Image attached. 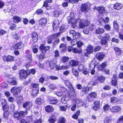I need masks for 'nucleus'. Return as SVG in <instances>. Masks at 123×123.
<instances>
[{"mask_svg":"<svg viewBox=\"0 0 123 123\" xmlns=\"http://www.w3.org/2000/svg\"><path fill=\"white\" fill-rule=\"evenodd\" d=\"M110 108V106L107 104L105 105L103 107V109L105 111H107Z\"/></svg>","mask_w":123,"mask_h":123,"instance_id":"49530a36","label":"nucleus"},{"mask_svg":"<svg viewBox=\"0 0 123 123\" xmlns=\"http://www.w3.org/2000/svg\"><path fill=\"white\" fill-rule=\"evenodd\" d=\"M88 4L86 3L82 4L81 7V10L82 12H86L88 11Z\"/></svg>","mask_w":123,"mask_h":123,"instance_id":"1a4fd4ad","label":"nucleus"},{"mask_svg":"<svg viewBox=\"0 0 123 123\" xmlns=\"http://www.w3.org/2000/svg\"><path fill=\"white\" fill-rule=\"evenodd\" d=\"M4 60L5 61L11 62L14 60L13 57L10 55H8L7 57L5 56L4 57Z\"/></svg>","mask_w":123,"mask_h":123,"instance_id":"a211bd4d","label":"nucleus"},{"mask_svg":"<svg viewBox=\"0 0 123 123\" xmlns=\"http://www.w3.org/2000/svg\"><path fill=\"white\" fill-rule=\"evenodd\" d=\"M43 6L46 7L47 10H49L51 8V6L48 5V3L46 1H45L44 2Z\"/></svg>","mask_w":123,"mask_h":123,"instance_id":"a19ab883","label":"nucleus"},{"mask_svg":"<svg viewBox=\"0 0 123 123\" xmlns=\"http://www.w3.org/2000/svg\"><path fill=\"white\" fill-rule=\"evenodd\" d=\"M13 21L16 23H18L21 20L20 18L17 16H14L13 17Z\"/></svg>","mask_w":123,"mask_h":123,"instance_id":"a878e982","label":"nucleus"},{"mask_svg":"<svg viewBox=\"0 0 123 123\" xmlns=\"http://www.w3.org/2000/svg\"><path fill=\"white\" fill-rule=\"evenodd\" d=\"M122 5L121 4L118 3H117L114 4V7L115 9L118 10H120L122 7Z\"/></svg>","mask_w":123,"mask_h":123,"instance_id":"393cba45","label":"nucleus"},{"mask_svg":"<svg viewBox=\"0 0 123 123\" xmlns=\"http://www.w3.org/2000/svg\"><path fill=\"white\" fill-rule=\"evenodd\" d=\"M67 106L65 105L64 106H61L59 107L60 110L61 111H65L66 110Z\"/></svg>","mask_w":123,"mask_h":123,"instance_id":"09e8293b","label":"nucleus"},{"mask_svg":"<svg viewBox=\"0 0 123 123\" xmlns=\"http://www.w3.org/2000/svg\"><path fill=\"white\" fill-rule=\"evenodd\" d=\"M57 102L56 99H55L54 98H52V99L49 100V102L51 104H55Z\"/></svg>","mask_w":123,"mask_h":123,"instance_id":"c9c22d12","label":"nucleus"},{"mask_svg":"<svg viewBox=\"0 0 123 123\" xmlns=\"http://www.w3.org/2000/svg\"><path fill=\"white\" fill-rule=\"evenodd\" d=\"M9 84L12 85H16L17 84L16 79L15 78H9Z\"/></svg>","mask_w":123,"mask_h":123,"instance_id":"dca6fc26","label":"nucleus"},{"mask_svg":"<svg viewBox=\"0 0 123 123\" xmlns=\"http://www.w3.org/2000/svg\"><path fill=\"white\" fill-rule=\"evenodd\" d=\"M56 59L55 58L52 60L50 61L49 67L51 69H53L56 67Z\"/></svg>","mask_w":123,"mask_h":123,"instance_id":"0eeeda50","label":"nucleus"},{"mask_svg":"<svg viewBox=\"0 0 123 123\" xmlns=\"http://www.w3.org/2000/svg\"><path fill=\"white\" fill-rule=\"evenodd\" d=\"M39 89L37 88V89H34L32 91V94L34 96H36L38 94L39 92Z\"/></svg>","mask_w":123,"mask_h":123,"instance_id":"7c9ffc66","label":"nucleus"},{"mask_svg":"<svg viewBox=\"0 0 123 123\" xmlns=\"http://www.w3.org/2000/svg\"><path fill=\"white\" fill-rule=\"evenodd\" d=\"M96 57L98 60H101L103 59L105 57V54L104 53H98L96 55Z\"/></svg>","mask_w":123,"mask_h":123,"instance_id":"4468645a","label":"nucleus"},{"mask_svg":"<svg viewBox=\"0 0 123 123\" xmlns=\"http://www.w3.org/2000/svg\"><path fill=\"white\" fill-rule=\"evenodd\" d=\"M113 25L114 28L116 29H117L119 28V25L116 21H115L113 22Z\"/></svg>","mask_w":123,"mask_h":123,"instance_id":"8fccbe9b","label":"nucleus"},{"mask_svg":"<svg viewBox=\"0 0 123 123\" xmlns=\"http://www.w3.org/2000/svg\"><path fill=\"white\" fill-rule=\"evenodd\" d=\"M106 63L105 62L102 63L99 67L98 68L99 70H102L106 66Z\"/></svg>","mask_w":123,"mask_h":123,"instance_id":"473e14b6","label":"nucleus"},{"mask_svg":"<svg viewBox=\"0 0 123 123\" xmlns=\"http://www.w3.org/2000/svg\"><path fill=\"white\" fill-rule=\"evenodd\" d=\"M3 105V108L4 111H6L8 110V105L6 104V101L5 99H3L2 100Z\"/></svg>","mask_w":123,"mask_h":123,"instance_id":"f8f14e48","label":"nucleus"},{"mask_svg":"<svg viewBox=\"0 0 123 123\" xmlns=\"http://www.w3.org/2000/svg\"><path fill=\"white\" fill-rule=\"evenodd\" d=\"M31 86L34 88V89L39 88V85L38 84L34 83H32L31 84Z\"/></svg>","mask_w":123,"mask_h":123,"instance_id":"ea45409f","label":"nucleus"},{"mask_svg":"<svg viewBox=\"0 0 123 123\" xmlns=\"http://www.w3.org/2000/svg\"><path fill=\"white\" fill-rule=\"evenodd\" d=\"M50 48V47L49 46H44L43 44L41 45L40 47V48L41 51L43 50L45 51L49 50Z\"/></svg>","mask_w":123,"mask_h":123,"instance_id":"412c9836","label":"nucleus"},{"mask_svg":"<svg viewBox=\"0 0 123 123\" xmlns=\"http://www.w3.org/2000/svg\"><path fill=\"white\" fill-rule=\"evenodd\" d=\"M20 117H22L25 115L26 114V111H20L19 112Z\"/></svg>","mask_w":123,"mask_h":123,"instance_id":"052dcab7","label":"nucleus"},{"mask_svg":"<svg viewBox=\"0 0 123 123\" xmlns=\"http://www.w3.org/2000/svg\"><path fill=\"white\" fill-rule=\"evenodd\" d=\"M22 43L21 42H20L17 43L14 46L13 48L15 49H20L22 47Z\"/></svg>","mask_w":123,"mask_h":123,"instance_id":"c756f323","label":"nucleus"},{"mask_svg":"<svg viewBox=\"0 0 123 123\" xmlns=\"http://www.w3.org/2000/svg\"><path fill=\"white\" fill-rule=\"evenodd\" d=\"M20 117L19 112L17 111L15 112L13 115V117L15 118H18Z\"/></svg>","mask_w":123,"mask_h":123,"instance_id":"5fc2aeb1","label":"nucleus"},{"mask_svg":"<svg viewBox=\"0 0 123 123\" xmlns=\"http://www.w3.org/2000/svg\"><path fill=\"white\" fill-rule=\"evenodd\" d=\"M98 84V81L94 82L93 81H90L89 83V85H90L91 86H93L94 85H96Z\"/></svg>","mask_w":123,"mask_h":123,"instance_id":"79ce46f5","label":"nucleus"},{"mask_svg":"<svg viewBox=\"0 0 123 123\" xmlns=\"http://www.w3.org/2000/svg\"><path fill=\"white\" fill-rule=\"evenodd\" d=\"M39 21L40 24L42 25H45L47 23V20L46 18H43L40 19Z\"/></svg>","mask_w":123,"mask_h":123,"instance_id":"aec40b11","label":"nucleus"},{"mask_svg":"<svg viewBox=\"0 0 123 123\" xmlns=\"http://www.w3.org/2000/svg\"><path fill=\"white\" fill-rule=\"evenodd\" d=\"M116 123H123V116H121Z\"/></svg>","mask_w":123,"mask_h":123,"instance_id":"bf43d9fd","label":"nucleus"},{"mask_svg":"<svg viewBox=\"0 0 123 123\" xmlns=\"http://www.w3.org/2000/svg\"><path fill=\"white\" fill-rule=\"evenodd\" d=\"M61 92L56 91L55 92V93L59 96H61L63 95V93L67 92V90L65 88L62 87L61 88Z\"/></svg>","mask_w":123,"mask_h":123,"instance_id":"423d86ee","label":"nucleus"},{"mask_svg":"<svg viewBox=\"0 0 123 123\" xmlns=\"http://www.w3.org/2000/svg\"><path fill=\"white\" fill-rule=\"evenodd\" d=\"M68 23L71 24L72 26L74 28H75L77 25V23L78 22H80L81 19H75L74 13L72 12L69 16L67 18Z\"/></svg>","mask_w":123,"mask_h":123,"instance_id":"f03ea898","label":"nucleus"},{"mask_svg":"<svg viewBox=\"0 0 123 123\" xmlns=\"http://www.w3.org/2000/svg\"><path fill=\"white\" fill-rule=\"evenodd\" d=\"M96 8L98 10L99 12L102 15L103 14H104L105 12V8L102 6L97 7V8H96V7L95 6L93 8V9Z\"/></svg>","mask_w":123,"mask_h":123,"instance_id":"9b49d317","label":"nucleus"},{"mask_svg":"<svg viewBox=\"0 0 123 123\" xmlns=\"http://www.w3.org/2000/svg\"><path fill=\"white\" fill-rule=\"evenodd\" d=\"M97 94L95 92H93L90 94L87 97V98L89 101H91L93 100L92 98H95Z\"/></svg>","mask_w":123,"mask_h":123,"instance_id":"f3484780","label":"nucleus"},{"mask_svg":"<svg viewBox=\"0 0 123 123\" xmlns=\"http://www.w3.org/2000/svg\"><path fill=\"white\" fill-rule=\"evenodd\" d=\"M110 36L108 34H106L102 38L101 40L102 44L105 45H107V41H108L110 38Z\"/></svg>","mask_w":123,"mask_h":123,"instance_id":"39448f33","label":"nucleus"},{"mask_svg":"<svg viewBox=\"0 0 123 123\" xmlns=\"http://www.w3.org/2000/svg\"><path fill=\"white\" fill-rule=\"evenodd\" d=\"M45 109L46 111L47 112H51L53 111L54 109L52 106L48 105L45 107Z\"/></svg>","mask_w":123,"mask_h":123,"instance_id":"b1692460","label":"nucleus"},{"mask_svg":"<svg viewBox=\"0 0 123 123\" xmlns=\"http://www.w3.org/2000/svg\"><path fill=\"white\" fill-rule=\"evenodd\" d=\"M64 83L66 86L70 89V91H69V94L70 98L74 100L75 98L76 94L73 86L69 80H65Z\"/></svg>","mask_w":123,"mask_h":123,"instance_id":"f257e3e1","label":"nucleus"},{"mask_svg":"<svg viewBox=\"0 0 123 123\" xmlns=\"http://www.w3.org/2000/svg\"><path fill=\"white\" fill-rule=\"evenodd\" d=\"M94 104L95 105L93 107V108L94 110H97L100 107L99 102L98 101H96L94 102Z\"/></svg>","mask_w":123,"mask_h":123,"instance_id":"6ab92c4d","label":"nucleus"},{"mask_svg":"<svg viewBox=\"0 0 123 123\" xmlns=\"http://www.w3.org/2000/svg\"><path fill=\"white\" fill-rule=\"evenodd\" d=\"M56 119L55 117H50L49 120V123H54L55 121L56 120Z\"/></svg>","mask_w":123,"mask_h":123,"instance_id":"4c0bfd02","label":"nucleus"},{"mask_svg":"<svg viewBox=\"0 0 123 123\" xmlns=\"http://www.w3.org/2000/svg\"><path fill=\"white\" fill-rule=\"evenodd\" d=\"M121 110V107L118 106H116L112 107L110 109V111L113 112H117Z\"/></svg>","mask_w":123,"mask_h":123,"instance_id":"6e6552de","label":"nucleus"},{"mask_svg":"<svg viewBox=\"0 0 123 123\" xmlns=\"http://www.w3.org/2000/svg\"><path fill=\"white\" fill-rule=\"evenodd\" d=\"M72 72L74 75L76 77H77L78 76V73L77 70L73 69Z\"/></svg>","mask_w":123,"mask_h":123,"instance_id":"3c124183","label":"nucleus"},{"mask_svg":"<svg viewBox=\"0 0 123 123\" xmlns=\"http://www.w3.org/2000/svg\"><path fill=\"white\" fill-rule=\"evenodd\" d=\"M19 75L20 79L25 78L27 75L26 71L25 70H20Z\"/></svg>","mask_w":123,"mask_h":123,"instance_id":"9d476101","label":"nucleus"},{"mask_svg":"<svg viewBox=\"0 0 123 123\" xmlns=\"http://www.w3.org/2000/svg\"><path fill=\"white\" fill-rule=\"evenodd\" d=\"M37 48L38 46H34L33 47L32 50L34 53H36L38 51Z\"/></svg>","mask_w":123,"mask_h":123,"instance_id":"603ef678","label":"nucleus"},{"mask_svg":"<svg viewBox=\"0 0 123 123\" xmlns=\"http://www.w3.org/2000/svg\"><path fill=\"white\" fill-rule=\"evenodd\" d=\"M66 121L65 118L63 117H61L59 118L57 123H65Z\"/></svg>","mask_w":123,"mask_h":123,"instance_id":"e433bc0d","label":"nucleus"},{"mask_svg":"<svg viewBox=\"0 0 123 123\" xmlns=\"http://www.w3.org/2000/svg\"><path fill=\"white\" fill-rule=\"evenodd\" d=\"M68 2H70L71 3H77L78 2V0H65Z\"/></svg>","mask_w":123,"mask_h":123,"instance_id":"4d7b16f0","label":"nucleus"},{"mask_svg":"<svg viewBox=\"0 0 123 123\" xmlns=\"http://www.w3.org/2000/svg\"><path fill=\"white\" fill-rule=\"evenodd\" d=\"M32 38L33 43H35L37 41L38 37H32Z\"/></svg>","mask_w":123,"mask_h":123,"instance_id":"69168bd1","label":"nucleus"},{"mask_svg":"<svg viewBox=\"0 0 123 123\" xmlns=\"http://www.w3.org/2000/svg\"><path fill=\"white\" fill-rule=\"evenodd\" d=\"M9 112L7 111L5 112L3 114V117L7 119L8 117Z\"/></svg>","mask_w":123,"mask_h":123,"instance_id":"6e6d98bb","label":"nucleus"},{"mask_svg":"<svg viewBox=\"0 0 123 123\" xmlns=\"http://www.w3.org/2000/svg\"><path fill=\"white\" fill-rule=\"evenodd\" d=\"M49 87L50 89L51 90H53L54 89L57 88L56 86L54 84H51L49 86Z\"/></svg>","mask_w":123,"mask_h":123,"instance_id":"a18cd8bd","label":"nucleus"},{"mask_svg":"<svg viewBox=\"0 0 123 123\" xmlns=\"http://www.w3.org/2000/svg\"><path fill=\"white\" fill-rule=\"evenodd\" d=\"M100 49V47L99 46H97L95 48L93 51L94 52H95L97 51H98Z\"/></svg>","mask_w":123,"mask_h":123,"instance_id":"0e129e2a","label":"nucleus"},{"mask_svg":"<svg viewBox=\"0 0 123 123\" xmlns=\"http://www.w3.org/2000/svg\"><path fill=\"white\" fill-rule=\"evenodd\" d=\"M20 37V36L19 35H18L17 33H16L13 36V38L16 40L19 39Z\"/></svg>","mask_w":123,"mask_h":123,"instance_id":"680f3d73","label":"nucleus"},{"mask_svg":"<svg viewBox=\"0 0 123 123\" xmlns=\"http://www.w3.org/2000/svg\"><path fill=\"white\" fill-rule=\"evenodd\" d=\"M114 50L117 55H120L122 53V51L119 48L117 47L114 48Z\"/></svg>","mask_w":123,"mask_h":123,"instance_id":"5701e85b","label":"nucleus"},{"mask_svg":"<svg viewBox=\"0 0 123 123\" xmlns=\"http://www.w3.org/2000/svg\"><path fill=\"white\" fill-rule=\"evenodd\" d=\"M81 20L80 22H80L79 24V27L80 28L83 29L86 26L85 24H84V23L81 22Z\"/></svg>","mask_w":123,"mask_h":123,"instance_id":"13d9d810","label":"nucleus"},{"mask_svg":"<svg viewBox=\"0 0 123 123\" xmlns=\"http://www.w3.org/2000/svg\"><path fill=\"white\" fill-rule=\"evenodd\" d=\"M76 96L75 97V98L74 99V100H73L71 98V99L72 100H73L75 101V99H76V100L75 101V102L77 104H79V103H81L82 104H80V105H81L83 106H85V105H86V104L84 103L83 102V103L84 104H82V102L81 101V100H80V99H76Z\"/></svg>","mask_w":123,"mask_h":123,"instance_id":"4be33fe9","label":"nucleus"},{"mask_svg":"<svg viewBox=\"0 0 123 123\" xmlns=\"http://www.w3.org/2000/svg\"><path fill=\"white\" fill-rule=\"evenodd\" d=\"M105 78L104 76L99 77L97 78V80L100 83H102L104 82Z\"/></svg>","mask_w":123,"mask_h":123,"instance_id":"72a5a7b5","label":"nucleus"},{"mask_svg":"<svg viewBox=\"0 0 123 123\" xmlns=\"http://www.w3.org/2000/svg\"><path fill=\"white\" fill-rule=\"evenodd\" d=\"M69 59V58L68 57L64 56L61 58V61L62 62L64 63L68 61Z\"/></svg>","mask_w":123,"mask_h":123,"instance_id":"2f4dec72","label":"nucleus"},{"mask_svg":"<svg viewBox=\"0 0 123 123\" xmlns=\"http://www.w3.org/2000/svg\"><path fill=\"white\" fill-rule=\"evenodd\" d=\"M6 33V32L5 31L3 30H0V35H2Z\"/></svg>","mask_w":123,"mask_h":123,"instance_id":"774afa93","label":"nucleus"},{"mask_svg":"<svg viewBox=\"0 0 123 123\" xmlns=\"http://www.w3.org/2000/svg\"><path fill=\"white\" fill-rule=\"evenodd\" d=\"M49 78L50 79L52 80H57L58 79V77L52 75L50 76Z\"/></svg>","mask_w":123,"mask_h":123,"instance_id":"338daca9","label":"nucleus"},{"mask_svg":"<svg viewBox=\"0 0 123 123\" xmlns=\"http://www.w3.org/2000/svg\"><path fill=\"white\" fill-rule=\"evenodd\" d=\"M80 51L81 50L80 48H73L72 50L73 52L75 53H79Z\"/></svg>","mask_w":123,"mask_h":123,"instance_id":"c03bdc74","label":"nucleus"},{"mask_svg":"<svg viewBox=\"0 0 123 123\" xmlns=\"http://www.w3.org/2000/svg\"><path fill=\"white\" fill-rule=\"evenodd\" d=\"M32 105V103L31 102L28 101L23 104V106L24 108H30L31 107Z\"/></svg>","mask_w":123,"mask_h":123,"instance_id":"2eb2a0df","label":"nucleus"},{"mask_svg":"<svg viewBox=\"0 0 123 123\" xmlns=\"http://www.w3.org/2000/svg\"><path fill=\"white\" fill-rule=\"evenodd\" d=\"M66 28L65 25H63L61 26V28L60 29V31L61 32H64L66 30Z\"/></svg>","mask_w":123,"mask_h":123,"instance_id":"37998d69","label":"nucleus"},{"mask_svg":"<svg viewBox=\"0 0 123 123\" xmlns=\"http://www.w3.org/2000/svg\"><path fill=\"white\" fill-rule=\"evenodd\" d=\"M90 70L94 69L95 67V65L94 62H92L89 65Z\"/></svg>","mask_w":123,"mask_h":123,"instance_id":"de8ad7c7","label":"nucleus"},{"mask_svg":"<svg viewBox=\"0 0 123 123\" xmlns=\"http://www.w3.org/2000/svg\"><path fill=\"white\" fill-rule=\"evenodd\" d=\"M22 89L21 87H13L11 90V92L13 93L14 95H17L19 93Z\"/></svg>","mask_w":123,"mask_h":123,"instance_id":"7ed1b4c3","label":"nucleus"},{"mask_svg":"<svg viewBox=\"0 0 123 123\" xmlns=\"http://www.w3.org/2000/svg\"><path fill=\"white\" fill-rule=\"evenodd\" d=\"M60 34L61 33L59 32L52 35L51 36V38H52L54 39L57 38L60 35Z\"/></svg>","mask_w":123,"mask_h":123,"instance_id":"58836bf2","label":"nucleus"},{"mask_svg":"<svg viewBox=\"0 0 123 123\" xmlns=\"http://www.w3.org/2000/svg\"><path fill=\"white\" fill-rule=\"evenodd\" d=\"M93 51L92 46L91 45H89L86 48V52H85V55L87 56L89 54L92 53Z\"/></svg>","mask_w":123,"mask_h":123,"instance_id":"20e7f679","label":"nucleus"},{"mask_svg":"<svg viewBox=\"0 0 123 123\" xmlns=\"http://www.w3.org/2000/svg\"><path fill=\"white\" fill-rule=\"evenodd\" d=\"M59 21L57 19H55L54 21L53 25V26L54 30L56 31L57 28L58 27L59 25Z\"/></svg>","mask_w":123,"mask_h":123,"instance_id":"ddd939ff","label":"nucleus"},{"mask_svg":"<svg viewBox=\"0 0 123 123\" xmlns=\"http://www.w3.org/2000/svg\"><path fill=\"white\" fill-rule=\"evenodd\" d=\"M105 31L104 29L102 28H98L96 31V32L97 34H101L103 33Z\"/></svg>","mask_w":123,"mask_h":123,"instance_id":"cd10ccee","label":"nucleus"},{"mask_svg":"<svg viewBox=\"0 0 123 123\" xmlns=\"http://www.w3.org/2000/svg\"><path fill=\"white\" fill-rule=\"evenodd\" d=\"M119 99L115 97H112L111 98V102L113 103H116L119 101Z\"/></svg>","mask_w":123,"mask_h":123,"instance_id":"c85d7f7f","label":"nucleus"},{"mask_svg":"<svg viewBox=\"0 0 123 123\" xmlns=\"http://www.w3.org/2000/svg\"><path fill=\"white\" fill-rule=\"evenodd\" d=\"M43 100L40 98H37L36 100V102L38 104L40 105L42 103H43Z\"/></svg>","mask_w":123,"mask_h":123,"instance_id":"f704fd0d","label":"nucleus"},{"mask_svg":"<svg viewBox=\"0 0 123 123\" xmlns=\"http://www.w3.org/2000/svg\"><path fill=\"white\" fill-rule=\"evenodd\" d=\"M100 18L99 17H98V19H99V22L100 24L103 25V24L104 23L105 19H104L102 18Z\"/></svg>","mask_w":123,"mask_h":123,"instance_id":"864d4df0","label":"nucleus"},{"mask_svg":"<svg viewBox=\"0 0 123 123\" xmlns=\"http://www.w3.org/2000/svg\"><path fill=\"white\" fill-rule=\"evenodd\" d=\"M71 44L72 45H74L77 43V41L76 39H74L71 42Z\"/></svg>","mask_w":123,"mask_h":123,"instance_id":"e2e57ef3","label":"nucleus"},{"mask_svg":"<svg viewBox=\"0 0 123 123\" xmlns=\"http://www.w3.org/2000/svg\"><path fill=\"white\" fill-rule=\"evenodd\" d=\"M78 64V62L74 60H72L69 63V64L70 66H75Z\"/></svg>","mask_w":123,"mask_h":123,"instance_id":"bb28decb","label":"nucleus"}]
</instances>
